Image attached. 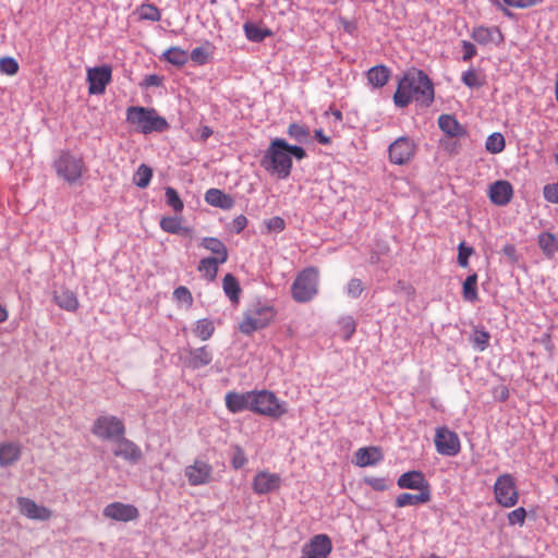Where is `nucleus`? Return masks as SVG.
Returning <instances> with one entry per match:
<instances>
[{
    "instance_id": "obj_29",
    "label": "nucleus",
    "mask_w": 558,
    "mask_h": 558,
    "mask_svg": "<svg viewBox=\"0 0 558 558\" xmlns=\"http://www.w3.org/2000/svg\"><path fill=\"white\" fill-rule=\"evenodd\" d=\"M53 299L57 305L64 311L75 312L78 307V300L75 293L70 290L56 292Z\"/></svg>"
},
{
    "instance_id": "obj_37",
    "label": "nucleus",
    "mask_w": 558,
    "mask_h": 558,
    "mask_svg": "<svg viewBox=\"0 0 558 558\" xmlns=\"http://www.w3.org/2000/svg\"><path fill=\"white\" fill-rule=\"evenodd\" d=\"M151 178L153 169L149 166L142 163L134 174L133 182L137 187L145 189L149 185Z\"/></svg>"
},
{
    "instance_id": "obj_28",
    "label": "nucleus",
    "mask_w": 558,
    "mask_h": 558,
    "mask_svg": "<svg viewBox=\"0 0 558 558\" xmlns=\"http://www.w3.org/2000/svg\"><path fill=\"white\" fill-rule=\"evenodd\" d=\"M429 500L430 492H420L418 494L403 493L396 498V506L398 508H402L405 506H416L421 504H426Z\"/></svg>"
},
{
    "instance_id": "obj_6",
    "label": "nucleus",
    "mask_w": 558,
    "mask_h": 558,
    "mask_svg": "<svg viewBox=\"0 0 558 558\" xmlns=\"http://www.w3.org/2000/svg\"><path fill=\"white\" fill-rule=\"evenodd\" d=\"M275 315L276 312L271 305L256 303L247 311L239 329L244 335H251L266 327L274 319Z\"/></svg>"
},
{
    "instance_id": "obj_46",
    "label": "nucleus",
    "mask_w": 558,
    "mask_h": 558,
    "mask_svg": "<svg viewBox=\"0 0 558 558\" xmlns=\"http://www.w3.org/2000/svg\"><path fill=\"white\" fill-rule=\"evenodd\" d=\"M19 72V63L12 57H3L0 59V73L14 75Z\"/></svg>"
},
{
    "instance_id": "obj_30",
    "label": "nucleus",
    "mask_w": 558,
    "mask_h": 558,
    "mask_svg": "<svg viewBox=\"0 0 558 558\" xmlns=\"http://www.w3.org/2000/svg\"><path fill=\"white\" fill-rule=\"evenodd\" d=\"M243 31L246 39L252 43H262L272 34L270 29L262 27L253 22L244 23Z\"/></svg>"
},
{
    "instance_id": "obj_24",
    "label": "nucleus",
    "mask_w": 558,
    "mask_h": 558,
    "mask_svg": "<svg viewBox=\"0 0 558 558\" xmlns=\"http://www.w3.org/2000/svg\"><path fill=\"white\" fill-rule=\"evenodd\" d=\"M381 460L383 454L377 447H364L355 452V464L361 468L375 465Z\"/></svg>"
},
{
    "instance_id": "obj_4",
    "label": "nucleus",
    "mask_w": 558,
    "mask_h": 558,
    "mask_svg": "<svg viewBox=\"0 0 558 558\" xmlns=\"http://www.w3.org/2000/svg\"><path fill=\"white\" fill-rule=\"evenodd\" d=\"M53 168L59 178L69 184H75L85 171V163L82 157L75 156L69 150H62L53 161Z\"/></svg>"
},
{
    "instance_id": "obj_14",
    "label": "nucleus",
    "mask_w": 558,
    "mask_h": 558,
    "mask_svg": "<svg viewBox=\"0 0 558 558\" xmlns=\"http://www.w3.org/2000/svg\"><path fill=\"white\" fill-rule=\"evenodd\" d=\"M102 515L114 521L130 522L136 520L140 512L133 505L114 501L104 508Z\"/></svg>"
},
{
    "instance_id": "obj_41",
    "label": "nucleus",
    "mask_w": 558,
    "mask_h": 558,
    "mask_svg": "<svg viewBox=\"0 0 558 558\" xmlns=\"http://www.w3.org/2000/svg\"><path fill=\"white\" fill-rule=\"evenodd\" d=\"M165 197L167 205L170 206L175 213H181L183 210V202L175 189L167 186L165 190Z\"/></svg>"
},
{
    "instance_id": "obj_54",
    "label": "nucleus",
    "mask_w": 558,
    "mask_h": 558,
    "mask_svg": "<svg viewBox=\"0 0 558 558\" xmlns=\"http://www.w3.org/2000/svg\"><path fill=\"white\" fill-rule=\"evenodd\" d=\"M364 287L360 279L353 278L348 283V294L352 298H359L363 292Z\"/></svg>"
},
{
    "instance_id": "obj_18",
    "label": "nucleus",
    "mask_w": 558,
    "mask_h": 558,
    "mask_svg": "<svg viewBox=\"0 0 558 558\" xmlns=\"http://www.w3.org/2000/svg\"><path fill=\"white\" fill-rule=\"evenodd\" d=\"M488 196L493 204L505 206L509 204L513 197V187L510 182L499 180L490 184Z\"/></svg>"
},
{
    "instance_id": "obj_2",
    "label": "nucleus",
    "mask_w": 558,
    "mask_h": 558,
    "mask_svg": "<svg viewBox=\"0 0 558 558\" xmlns=\"http://www.w3.org/2000/svg\"><path fill=\"white\" fill-rule=\"evenodd\" d=\"M126 122L135 126V130L144 135L162 133L170 125L168 121L158 114L155 108L131 106L126 109Z\"/></svg>"
},
{
    "instance_id": "obj_44",
    "label": "nucleus",
    "mask_w": 558,
    "mask_h": 558,
    "mask_svg": "<svg viewBox=\"0 0 558 558\" xmlns=\"http://www.w3.org/2000/svg\"><path fill=\"white\" fill-rule=\"evenodd\" d=\"M160 228L168 233L179 234L182 230L181 220L178 217H163L160 220Z\"/></svg>"
},
{
    "instance_id": "obj_21",
    "label": "nucleus",
    "mask_w": 558,
    "mask_h": 558,
    "mask_svg": "<svg viewBox=\"0 0 558 558\" xmlns=\"http://www.w3.org/2000/svg\"><path fill=\"white\" fill-rule=\"evenodd\" d=\"M472 38L480 45H487L489 43L500 44L504 41V35L500 29L496 26L485 27L478 26L474 27L471 34Z\"/></svg>"
},
{
    "instance_id": "obj_10",
    "label": "nucleus",
    "mask_w": 558,
    "mask_h": 558,
    "mask_svg": "<svg viewBox=\"0 0 558 558\" xmlns=\"http://www.w3.org/2000/svg\"><path fill=\"white\" fill-rule=\"evenodd\" d=\"M416 145L410 137L401 136L389 145L388 157L393 165H407L414 157Z\"/></svg>"
},
{
    "instance_id": "obj_27",
    "label": "nucleus",
    "mask_w": 558,
    "mask_h": 558,
    "mask_svg": "<svg viewBox=\"0 0 558 558\" xmlns=\"http://www.w3.org/2000/svg\"><path fill=\"white\" fill-rule=\"evenodd\" d=\"M390 74L386 65H375L367 71V80L373 87L379 88L388 83Z\"/></svg>"
},
{
    "instance_id": "obj_23",
    "label": "nucleus",
    "mask_w": 558,
    "mask_h": 558,
    "mask_svg": "<svg viewBox=\"0 0 558 558\" xmlns=\"http://www.w3.org/2000/svg\"><path fill=\"white\" fill-rule=\"evenodd\" d=\"M201 246L214 254V256H209L210 258L220 263H226L228 260V248L218 238L205 236L201 241Z\"/></svg>"
},
{
    "instance_id": "obj_1",
    "label": "nucleus",
    "mask_w": 558,
    "mask_h": 558,
    "mask_svg": "<svg viewBox=\"0 0 558 558\" xmlns=\"http://www.w3.org/2000/svg\"><path fill=\"white\" fill-rule=\"evenodd\" d=\"M433 100V83L422 70L411 69L398 81L393 95V102L398 108H404L412 101L428 107Z\"/></svg>"
},
{
    "instance_id": "obj_11",
    "label": "nucleus",
    "mask_w": 558,
    "mask_h": 558,
    "mask_svg": "<svg viewBox=\"0 0 558 558\" xmlns=\"http://www.w3.org/2000/svg\"><path fill=\"white\" fill-rule=\"evenodd\" d=\"M434 441L437 452L442 456L453 457L461 450V442L458 434L446 426L436 428Z\"/></svg>"
},
{
    "instance_id": "obj_8",
    "label": "nucleus",
    "mask_w": 558,
    "mask_h": 558,
    "mask_svg": "<svg viewBox=\"0 0 558 558\" xmlns=\"http://www.w3.org/2000/svg\"><path fill=\"white\" fill-rule=\"evenodd\" d=\"M494 495L501 507H514L520 497L514 477L509 473L499 475L494 484Z\"/></svg>"
},
{
    "instance_id": "obj_12",
    "label": "nucleus",
    "mask_w": 558,
    "mask_h": 558,
    "mask_svg": "<svg viewBox=\"0 0 558 558\" xmlns=\"http://www.w3.org/2000/svg\"><path fill=\"white\" fill-rule=\"evenodd\" d=\"M86 80L90 95H101L112 80V68L109 64L88 68Z\"/></svg>"
},
{
    "instance_id": "obj_55",
    "label": "nucleus",
    "mask_w": 558,
    "mask_h": 558,
    "mask_svg": "<svg viewBox=\"0 0 558 558\" xmlns=\"http://www.w3.org/2000/svg\"><path fill=\"white\" fill-rule=\"evenodd\" d=\"M544 197L547 202L558 204V184L545 185Z\"/></svg>"
},
{
    "instance_id": "obj_61",
    "label": "nucleus",
    "mask_w": 558,
    "mask_h": 558,
    "mask_svg": "<svg viewBox=\"0 0 558 558\" xmlns=\"http://www.w3.org/2000/svg\"><path fill=\"white\" fill-rule=\"evenodd\" d=\"M288 148L290 158L294 157L295 159L301 160L306 155L304 148L301 146L288 144Z\"/></svg>"
},
{
    "instance_id": "obj_50",
    "label": "nucleus",
    "mask_w": 558,
    "mask_h": 558,
    "mask_svg": "<svg viewBox=\"0 0 558 558\" xmlns=\"http://www.w3.org/2000/svg\"><path fill=\"white\" fill-rule=\"evenodd\" d=\"M526 511L523 507H519L508 513V522L510 525H522L525 522Z\"/></svg>"
},
{
    "instance_id": "obj_49",
    "label": "nucleus",
    "mask_w": 558,
    "mask_h": 558,
    "mask_svg": "<svg viewBox=\"0 0 558 558\" xmlns=\"http://www.w3.org/2000/svg\"><path fill=\"white\" fill-rule=\"evenodd\" d=\"M190 58L194 63L198 65H204L209 60V53L206 51L205 48L196 47L191 51Z\"/></svg>"
},
{
    "instance_id": "obj_26",
    "label": "nucleus",
    "mask_w": 558,
    "mask_h": 558,
    "mask_svg": "<svg viewBox=\"0 0 558 558\" xmlns=\"http://www.w3.org/2000/svg\"><path fill=\"white\" fill-rule=\"evenodd\" d=\"M21 457V447L17 442H3L0 445V465L9 466Z\"/></svg>"
},
{
    "instance_id": "obj_9",
    "label": "nucleus",
    "mask_w": 558,
    "mask_h": 558,
    "mask_svg": "<svg viewBox=\"0 0 558 558\" xmlns=\"http://www.w3.org/2000/svg\"><path fill=\"white\" fill-rule=\"evenodd\" d=\"M291 294L295 302L306 303L314 296V267H307L294 279Z\"/></svg>"
},
{
    "instance_id": "obj_17",
    "label": "nucleus",
    "mask_w": 558,
    "mask_h": 558,
    "mask_svg": "<svg viewBox=\"0 0 558 558\" xmlns=\"http://www.w3.org/2000/svg\"><path fill=\"white\" fill-rule=\"evenodd\" d=\"M253 390L246 392L229 391L226 393V408L233 414L252 411Z\"/></svg>"
},
{
    "instance_id": "obj_62",
    "label": "nucleus",
    "mask_w": 558,
    "mask_h": 558,
    "mask_svg": "<svg viewBox=\"0 0 558 558\" xmlns=\"http://www.w3.org/2000/svg\"><path fill=\"white\" fill-rule=\"evenodd\" d=\"M502 253L509 258L510 262L515 263L518 260L517 248L513 244H506L502 247Z\"/></svg>"
},
{
    "instance_id": "obj_35",
    "label": "nucleus",
    "mask_w": 558,
    "mask_h": 558,
    "mask_svg": "<svg viewBox=\"0 0 558 558\" xmlns=\"http://www.w3.org/2000/svg\"><path fill=\"white\" fill-rule=\"evenodd\" d=\"M162 58L173 65L182 66L187 62L189 54L179 47H171L162 53Z\"/></svg>"
},
{
    "instance_id": "obj_33",
    "label": "nucleus",
    "mask_w": 558,
    "mask_h": 558,
    "mask_svg": "<svg viewBox=\"0 0 558 558\" xmlns=\"http://www.w3.org/2000/svg\"><path fill=\"white\" fill-rule=\"evenodd\" d=\"M223 263H220L214 258L210 257H204L199 260L197 270L204 275L205 278H207L209 281H214L218 274V267L219 265H222Z\"/></svg>"
},
{
    "instance_id": "obj_32",
    "label": "nucleus",
    "mask_w": 558,
    "mask_h": 558,
    "mask_svg": "<svg viewBox=\"0 0 558 558\" xmlns=\"http://www.w3.org/2000/svg\"><path fill=\"white\" fill-rule=\"evenodd\" d=\"M222 289L225 294L230 299L232 303H238L240 299L241 288L236 278L227 274L222 279Z\"/></svg>"
},
{
    "instance_id": "obj_63",
    "label": "nucleus",
    "mask_w": 558,
    "mask_h": 558,
    "mask_svg": "<svg viewBox=\"0 0 558 558\" xmlns=\"http://www.w3.org/2000/svg\"><path fill=\"white\" fill-rule=\"evenodd\" d=\"M302 558H314V537L305 543Z\"/></svg>"
},
{
    "instance_id": "obj_60",
    "label": "nucleus",
    "mask_w": 558,
    "mask_h": 558,
    "mask_svg": "<svg viewBox=\"0 0 558 558\" xmlns=\"http://www.w3.org/2000/svg\"><path fill=\"white\" fill-rule=\"evenodd\" d=\"M162 84V77L158 74H149L145 76L142 86L144 87H158Z\"/></svg>"
},
{
    "instance_id": "obj_20",
    "label": "nucleus",
    "mask_w": 558,
    "mask_h": 558,
    "mask_svg": "<svg viewBox=\"0 0 558 558\" xmlns=\"http://www.w3.org/2000/svg\"><path fill=\"white\" fill-rule=\"evenodd\" d=\"M400 488L415 489L418 492H430V485L424 474L420 471L405 472L397 481Z\"/></svg>"
},
{
    "instance_id": "obj_34",
    "label": "nucleus",
    "mask_w": 558,
    "mask_h": 558,
    "mask_svg": "<svg viewBox=\"0 0 558 558\" xmlns=\"http://www.w3.org/2000/svg\"><path fill=\"white\" fill-rule=\"evenodd\" d=\"M538 245L547 257H553L558 252V241L549 232H543L538 235Z\"/></svg>"
},
{
    "instance_id": "obj_51",
    "label": "nucleus",
    "mask_w": 558,
    "mask_h": 558,
    "mask_svg": "<svg viewBox=\"0 0 558 558\" xmlns=\"http://www.w3.org/2000/svg\"><path fill=\"white\" fill-rule=\"evenodd\" d=\"M473 247L465 246L464 242H461L458 247V263L461 267H466L469 264V257L473 254Z\"/></svg>"
},
{
    "instance_id": "obj_58",
    "label": "nucleus",
    "mask_w": 558,
    "mask_h": 558,
    "mask_svg": "<svg viewBox=\"0 0 558 558\" xmlns=\"http://www.w3.org/2000/svg\"><path fill=\"white\" fill-rule=\"evenodd\" d=\"M231 226H232V231L235 232L236 234H239L247 226V218L244 215H239L232 220Z\"/></svg>"
},
{
    "instance_id": "obj_57",
    "label": "nucleus",
    "mask_w": 558,
    "mask_h": 558,
    "mask_svg": "<svg viewBox=\"0 0 558 558\" xmlns=\"http://www.w3.org/2000/svg\"><path fill=\"white\" fill-rule=\"evenodd\" d=\"M507 5L517 9H526L537 4L541 0H502Z\"/></svg>"
},
{
    "instance_id": "obj_47",
    "label": "nucleus",
    "mask_w": 558,
    "mask_h": 558,
    "mask_svg": "<svg viewBox=\"0 0 558 558\" xmlns=\"http://www.w3.org/2000/svg\"><path fill=\"white\" fill-rule=\"evenodd\" d=\"M173 299L177 302L183 303V304H185L187 306H191L193 304L192 293L184 286H180V287L174 289V291H173Z\"/></svg>"
},
{
    "instance_id": "obj_13",
    "label": "nucleus",
    "mask_w": 558,
    "mask_h": 558,
    "mask_svg": "<svg viewBox=\"0 0 558 558\" xmlns=\"http://www.w3.org/2000/svg\"><path fill=\"white\" fill-rule=\"evenodd\" d=\"M184 475L191 486L207 485L211 481L213 466L203 460H195L185 468Z\"/></svg>"
},
{
    "instance_id": "obj_56",
    "label": "nucleus",
    "mask_w": 558,
    "mask_h": 558,
    "mask_svg": "<svg viewBox=\"0 0 558 558\" xmlns=\"http://www.w3.org/2000/svg\"><path fill=\"white\" fill-rule=\"evenodd\" d=\"M266 226H267L268 231H270V232H280L284 229L286 222L281 217L276 216V217L270 218L267 221Z\"/></svg>"
},
{
    "instance_id": "obj_39",
    "label": "nucleus",
    "mask_w": 558,
    "mask_h": 558,
    "mask_svg": "<svg viewBox=\"0 0 558 558\" xmlns=\"http://www.w3.org/2000/svg\"><path fill=\"white\" fill-rule=\"evenodd\" d=\"M215 331V326L210 319L203 318L196 322L194 333L203 341L208 340Z\"/></svg>"
},
{
    "instance_id": "obj_15",
    "label": "nucleus",
    "mask_w": 558,
    "mask_h": 558,
    "mask_svg": "<svg viewBox=\"0 0 558 558\" xmlns=\"http://www.w3.org/2000/svg\"><path fill=\"white\" fill-rule=\"evenodd\" d=\"M281 484L280 475L268 471H259L253 478L252 488L257 495H267L277 492Z\"/></svg>"
},
{
    "instance_id": "obj_22",
    "label": "nucleus",
    "mask_w": 558,
    "mask_h": 558,
    "mask_svg": "<svg viewBox=\"0 0 558 558\" xmlns=\"http://www.w3.org/2000/svg\"><path fill=\"white\" fill-rule=\"evenodd\" d=\"M205 202L210 206L229 210L234 206V199L219 189H209L205 193Z\"/></svg>"
},
{
    "instance_id": "obj_19",
    "label": "nucleus",
    "mask_w": 558,
    "mask_h": 558,
    "mask_svg": "<svg viewBox=\"0 0 558 558\" xmlns=\"http://www.w3.org/2000/svg\"><path fill=\"white\" fill-rule=\"evenodd\" d=\"M117 448L113 450L116 457H120L130 463H137L142 458L141 448L132 440L124 437V435L114 441Z\"/></svg>"
},
{
    "instance_id": "obj_40",
    "label": "nucleus",
    "mask_w": 558,
    "mask_h": 558,
    "mask_svg": "<svg viewBox=\"0 0 558 558\" xmlns=\"http://www.w3.org/2000/svg\"><path fill=\"white\" fill-rule=\"evenodd\" d=\"M506 142L505 137L501 133H493L490 134L485 143L486 150L490 154H499L505 149Z\"/></svg>"
},
{
    "instance_id": "obj_45",
    "label": "nucleus",
    "mask_w": 558,
    "mask_h": 558,
    "mask_svg": "<svg viewBox=\"0 0 558 558\" xmlns=\"http://www.w3.org/2000/svg\"><path fill=\"white\" fill-rule=\"evenodd\" d=\"M288 134L299 143H304L310 137L308 130L298 123H292L289 125Z\"/></svg>"
},
{
    "instance_id": "obj_52",
    "label": "nucleus",
    "mask_w": 558,
    "mask_h": 558,
    "mask_svg": "<svg viewBox=\"0 0 558 558\" xmlns=\"http://www.w3.org/2000/svg\"><path fill=\"white\" fill-rule=\"evenodd\" d=\"M489 333L485 330H475L474 331V344L480 351H484L489 343Z\"/></svg>"
},
{
    "instance_id": "obj_43",
    "label": "nucleus",
    "mask_w": 558,
    "mask_h": 558,
    "mask_svg": "<svg viewBox=\"0 0 558 558\" xmlns=\"http://www.w3.org/2000/svg\"><path fill=\"white\" fill-rule=\"evenodd\" d=\"M461 80L470 88H478L485 84L484 76L480 75L474 69L465 71Z\"/></svg>"
},
{
    "instance_id": "obj_3",
    "label": "nucleus",
    "mask_w": 558,
    "mask_h": 558,
    "mask_svg": "<svg viewBox=\"0 0 558 558\" xmlns=\"http://www.w3.org/2000/svg\"><path fill=\"white\" fill-rule=\"evenodd\" d=\"M260 165L268 172L277 174L280 179H286L290 174L292 167L287 141L282 138L271 141L260 160Z\"/></svg>"
},
{
    "instance_id": "obj_16",
    "label": "nucleus",
    "mask_w": 558,
    "mask_h": 558,
    "mask_svg": "<svg viewBox=\"0 0 558 558\" xmlns=\"http://www.w3.org/2000/svg\"><path fill=\"white\" fill-rule=\"evenodd\" d=\"M20 512L28 519L47 521L52 517V511L47 507L37 505L27 497H19L16 499Z\"/></svg>"
},
{
    "instance_id": "obj_42",
    "label": "nucleus",
    "mask_w": 558,
    "mask_h": 558,
    "mask_svg": "<svg viewBox=\"0 0 558 558\" xmlns=\"http://www.w3.org/2000/svg\"><path fill=\"white\" fill-rule=\"evenodd\" d=\"M331 549V541L326 534L316 535V558H327Z\"/></svg>"
},
{
    "instance_id": "obj_31",
    "label": "nucleus",
    "mask_w": 558,
    "mask_h": 558,
    "mask_svg": "<svg viewBox=\"0 0 558 558\" xmlns=\"http://www.w3.org/2000/svg\"><path fill=\"white\" fill-rule=\"evenodd\" d=\"M190 356L194 368L207 366L213 361V353L207 345L191 350Z\"/></svg>"
},
{
    "instance_id": "obj_59",
    "label": "nucleus",
    "mask_w": 558,
    "mask_h": 558,
    "mask_svg": "<svg viewBox=\"0 0 558 558\" xmlns=\"http://www.w3.org/2000/svg\"><path fill=\"white\" fill-rule=\"evenodd\" d=\"M462 48H463V56H462L463 61H469L476 54V48L470 41L463 40Z\"/></svg>"
},
{
    "instance_id": "obj_5",
    "label": "nucleus",
    "mask_w": 558,
    "mask_h": 558,
    "mask_svg": "<svg viewBox=\"0 0 558 558\" xmlns=\"http://www.w3.org/2000/svg\"><path fill=\"white\" fill-rule=\"evenodd\" d=\"M252 412L278 418L287 412V405L269 390H253Z\"/></svg>"
},
{
    "instance_id": "obj_38",
    "label": "nucleus",
    "mask_w": 558,
    "mask_h": 558,
    "mask_svg": "<svg viewBox=\"0 0 558 558\" xmlns=\"http://www.w3.org/2000/svg\"><path fill=\"white\" fill-rule=\"evenodd\" d=\"M141 20L158 22L161 19L159 9L153 3H143L136 10Z\"/></svg>"
},
{
    "instance_id": "obj_48",
    "label": "nucleus",
    "mask_w": 558,
    "mask_h": 558,
    "mask_svg": "<svg viewBox=\"0 0 558 558\" xmlns=\"http://www.w3.org/2000/svg\"><path fill=\"white\" fill-rule=\"evenodd\" d=\"M339 324H340V329H341L344 340H349L355 331V328H356L355 320L352 317L348 316V317H343L339 322Z\"/></svg>"
},
{
    "instance_id": "obj_36",
    "label": "nucleus",
    "mask_w": 558,
    "mask_h": 558,
    "mask_svg": "<svg viewBox=\"0 0 558 558\" xmlns=\"http://www.w3.org/2000/svg\"><path fill=\"white\" fill-rule=\"evenodd\" d=\"M462 294L463 299L468 302H476L478 300L476 274L466 277L462 286Z\"/></svg>"
},
{
    "instance_id": "obj_7",
    "label": "nucleus",
    "mask_w": 558,
    "mask_h": 558,
    "mask_svg": "<svg viewBox=\"0 0 558 558\" xmlns=\"http://www.w3.org/2000/svg\"><path fill=\"white\" fill-rule=\"evenodd\" d=\"M92 433L102 440L114 442L125 435V426L123 421L114 415H100L95 420Z\"/></svg>"
},
{
    "instance_id": "obj_53",
    "label": "nucleus",
    "mask_w": 558,
    "mask_h": 558,
    "mask_svg": "<svg viewBox=\"0 0 558 558\" xmlns=\"http://www.w3.org/2000/svg\"><path fill=\"white\" fill-rule=\"evenodd\" d=\"M247 463V458L241 447L234 449L232 456V466L235 470L242 469Z\"/></svg>"
},
{
    "instance_id": "obj_25",
    "label": "nucleus",
    "mask_w": 558,
    "mask_h": 558,
    "mask_svg": "<svg viewBox=\"0 0 558 558\" xmlns=\"http://www.w3.org/2000/svg\"><path fill=\"white\" fill-rule=\"evenodd\" d=\"M438 125L448 136L462 137L466 135L465 129L452 116L441 114L438 119Z\"/></svg>"
},
{
    "instance_id": "obj_64",
    "label": "nucleus",
    "mask_w": 558,
    "mask_h": 558,
    "mask_svg": "<svg viewBox=\"0 0 558 558\" xmlns=\"http://www.w3.org/2000/svg\"><path fill=\"white\" fill-rule=\"evenodd\" d=\"M326 118H331L335 126H338L341 124L342 121V113L339 110H335L331 113L326 112Z\"/></svg>"
}]
</instances>
